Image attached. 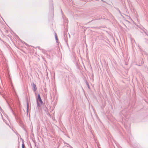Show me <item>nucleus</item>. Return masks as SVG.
<instances>
[{
  "mask_svg": "<svg viewBox=\"0 0 148 148\" xmlns=\"http://www.w3.org/2000/svg\"><path fill=\"white\" fill-rule=\"evenodd\" d=\"M24 144L23 143L22 144V148H24Z\"/></svg>",
  "mask_w": 148,
  "mask_h": 148,
  "instance_id": "39448f33",
  "label": "nucleus"
},
{
  "mask_svg": "<svg viewBox=\"0 0 148 148\" xmlns=\"http://www.w3.org/2000/svg\"><path fill=\"white\" fill-rule=\"evenodd\" d=\"M55 37H57V34L56 33H55Z\"/></svg>",
  "mask_w": 148,
  "mask_h": 148,
  "instance_id": "423d86ee",
  "label": "nucleus"
},
{
  "mask_svg": "<svg viewBox=\"0 0 148 148\" xmlns=\"http://www.w3.org/2000/svg\"><path fill=\"white\" fill-rule=\"evenodd\" d=\"M55 37H57V34L56 33H55Z\"/></svg>",
  "mask_w": 148,
  "mask_h": 148,
  "instance_id": "0eeeda50",
  "label": "nucleus"
},
{
  "mask_svg": "<svg viewBox=\"0 0 148 148\" xmlns=\"http://www.w3.org/2000/svg\"><path fill=\"white\" fill-rule=\"evenodd\" d=\"M101 1H102L103 2V0H101Z\"/></svg>",
  "mask_w": 148,
  "mask_h": 148,
  "instance_id": "6e6552de",
  "label": "nucleus"
},
{
  "mask_svg": "<svg viewBox=\"0 0 148 148\" xmlns=\"http://www.w3.org/2000/svg\"><path fill=\"white\" fill-rule=\"evenodd\" d=\"M33 90L34 91H35L36 89H37V88H36V85L34 84H33Z\"/></svg>",
  "mask_w": 148,
  "mask_h": 148,
  "instance_id": "f03ea898",
  "label": "nucleus"
},
{
  "mask_svg": "<svg viewBox=\"0 0 148 148\" xmlns=\"http://www.w3.org/2000/svg\"><path fill=\"white\" fill-rule=\"evenodd\" d=\"M37 101L38 106H40L42 103V101L40 95L38 94V97L37 98Z\"/></svg>",
  "mask_w": 148,
  "mask_h": 148,
  "instance_id": "f257e3e1",
  "label": "nucleus"
},
{
  "mask_svg": "<svg viewBox=\"0 0 148 148\" xmlns=\"http://www.w3.org/2000/svg\"><path fill=\"white\" fill-rule=\"evenodd\" d=\"M55 38H56V42H58V37H55Z\"/></svg>",
  "mask_w": 148,
  "mask_h": 148,
  "instance_id": "20e7f679",
  "label": "nucleus"
},
{
  "mask_svg": "<svg viewBox=\"0 0 148 148\" xmlns=\"http://www.w3.org/2000/svg\"><path fill=\"white\" fill-rule=\"evenodd\" d=\"M29 107V106L28 103V102H27V112H28V111Z\"/></svg>",
  "mask_w": 148,
  "mask_h": 148,
  "instance_id": "7ed1b4c3",
  "label": "nucleus"
}]
</instances>
